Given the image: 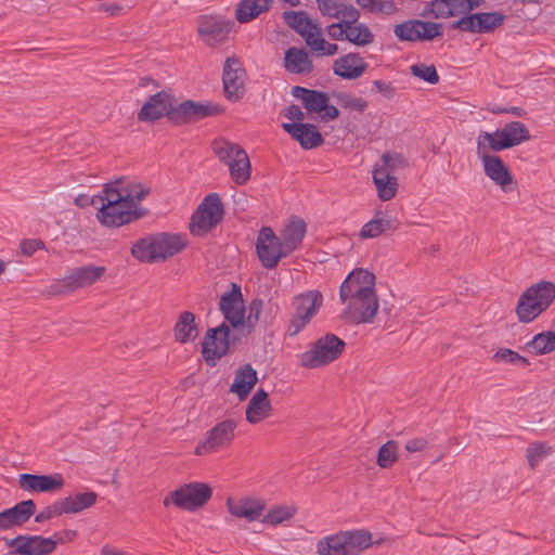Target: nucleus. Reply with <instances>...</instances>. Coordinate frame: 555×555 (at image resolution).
Returning a JSON list of instances; mask_svg holds the SVG:
<instances>
[{"instance_id": "nucleus-19", "label": "nucleus", "mask_w": 555, "mask_h": 555, "mask_svg": "<svg viewBox=\"0 0 555 555\" xmlns=\"http://www.w3.org/2000/svg\"><path fill=\"white\" fill-rule=\"evenodd\" d=\"M149 215L147 209H129L124 204L109 206H100L96 212V219L105 227L118 228L132 223Z\"/></svg>"}, {"instance_id": "nucleus-11", "label": "nucleus", "mask_w": 555, "mask_h": 555, "mask_svg": "<svg viewBox=\"0 0 555 555\" xmlns=\"http://www.w3.org/2000/svg\"><path fill=\"white\" fill-rule=\"evenodd\" d=\"M377 295L375 291V275L364 269H356L350 272L339 289L341 302L350 301L363 296Z\"/></svg>"}, {"instance_id": "nucleus-22", "label": "nucleus", "mask_w": 555, "mask_h": 555, "mask_svg": "<svg viewBox=\"0 0 555 555\" xmlns=\"http://www.w3.org/2000/svg\"><path fill=\"white\" fill-rule=\"evenodd\" d=\"M267 507L263 499L254 496H243L238 499L228 498L227 508L228 512L235 518H243L248 522L260 519Z\"/></svg>"}, {"instance_id": "nucleus-15", "label": "nucleus", "mask_w": 555, "mask_h": 555, "mask_svg": "<svg viewBox=\"0 0 555 555\" xmlns=\"http://www.w3.org/2000/svg\"><path fill=\"white\" fill-rule=\"evenodd\" d=\"M230 326L223 322L217 327L208 328L202 341V353L205 361L210 365H216L217 361L224 357L229 351Z\"/></svg>"}, {"instance_id": "nucleus-18", "label": "nucleus", "mask_w": 555, "mask_h": 555, "mask_svg": "<svg viewBox=\"0 0 555 555\" xmlns=\"http://www.w3.org/2000/svg\"><path fill=\"white\" fill-rule=\"evenodd\" d=\"M246 72L241 61L235 56H230L223 65V93L231 101L236 102L245 93Z\"/></svg>"}, {"instance_id": "nucleus-2", "label": "nucleus", "mask_w": 555, "mask_h": 555, "mask_svg": "<svg viewBox=\"0 0 555 555\" xmlns=\"http://www.w3.org/2000/svg\"><path fill=\"white\" fill-rule=\"evenodd\" d=\"M186 246L181 235L170 233L151 234L137 241L131 255L140 262L156 263L180 253Z\"/></svg>"}, {"instance_id": "nucleus-49", "label": "nucleus", "mask_w": 555, "mask_h": 555, "mask_svg": "<svg viewBox=\"0 0 555 555\" xmlns=\"http://www.w3.org/2000/svg\"><path fill=\"white\" fill-rule=\"evenodd\" d=\"M98 197L102 199L99 203V207L102 206V204H104V206L124 204L122 179H117L104 184L103 192L101 195H98Z\"/></svg>"}, {"instance_id": "nucleus-64", "label": "nucleus", "mask_w": 555, "mask_h": 555, "mask_svg": "<svg viewBox=\"0 0 555 555\" xmlns=\"http://www.w3.org/2000/svg\"><path fill=\"white\" fill-rule=\"evenodd\" d=\"M451 16H467L469 10L466 0H449Z\"/></svg>"}, {"instance_id": "nucleus-24", "label": "nucleus", "mask_w": 555, "mask_h": 555, "mask_svg": "<svg viewBox=\"0 0 555 555\" xmlns=\"http://www.w3.org/2000/svg\"><path fill=\"white\" fill-rule=\"evenodd\" d=\"M282 128L294 140L298 141L300 146L305 150L318 147L324 142L322 134L314 125L304 122H284Z\"/></svg>"}, {"instance_id": "nucleus-56", "label": "nucleus", "mask_w": 555, "mask_h": 555, "mask_svg": "<svg viewBox=\"0 0 555 555\" xmlns=\"http://www.w3.org/2000/svg\"><path fill=\"white\" fill-rule=\"evenodd\" d=\"M495 362H505L511 364H519L521 366H528L530 364L529 360L518 352L508 349V348H500L492 358Z\"/></svg>"}, {"instance_id": "nucleus-62", "label": "nucleus", "mask_w": 555, "mask_h": 555, "mask_svg": "<svg viewBox=\"0 0 555 555\" xmlns=\"http://www.w3.org/2000/svg\"><path fill=\"white\" fill-rule=\"evenodd\" d=\"M339 17H341V24L344 26H348V25H354L358 23V20L360 17V12L353 8L352 5H344L341 4L340 5V12H339Z\"/></svg>"}, {"instance_id": "nucleus-3", "label": "nucleus", "mask_w": 555, "mask_h": 555, "mask_svg": "<svg viewBox=\"0 0 555 555\" xmlns=\"http://www.w3.org/2000/svg\"><path fill=\"white\" fill-rule=\"evenodd\" d=\"M346 343L335 334L327 333L314 340L308 350L299 356V363L308 370L330 365L340 358Z\"/></svg>"}, {"instance_id": "nucleus-13", "label": "nucleus", "mask_w": 555, "mask_h": 555, "mask_svg": "<svg viewBox=\"0 0 555 555\" xmlns=\"http://www.w3.org/2000/svg\"><path fill=\"white\" fill-rule=\"evenodd\" d=\"M256 250L261 264L266 269H274L280 260L289 256L270 227H262L258 233Z\"/></svg>"}, {"instance_id": "nucleus-42", "label": "nucleus", "mask_w": 555, "mask_h": 555, "mask_svg": "<svg viewBox=\"0 0 555 555\" xmlns=\"http://www.w3.org/2000/svg\"><path fill=\"white\" fill-rule=\"evenodd\" d=\"M96 498L95 492L89 491L64 498L62 502L66 514H76L91 507L95 503Z\"/></svg>"}, {"instance_id": "nucleus-29", "label": "nucleus", "mask_w": 555, "mask_h": 555, "mask_svg": "<svg viewBox=\"0 0 555 555\" xmlns=\"http://www.w3.org/2000/svg\"><path fill=\"white\" fill-rule=\"evenodd\" d=\"M272 405L264 389H258L246 406V420L249 424H257L270 416Z\"/></svg>"}, {"instance_id": "nucleus-6", "label": "nucleus", "mask_w": 555, "mask_h": 555, "mask_svg": "<svg viewBox=\"0 0 555 555\" xmlns=\"http://www.w3.org/2000/svg\"><path fill=\"white\" fill-rule=\"evenodd\" d=\"M323 305V295L317 289L297 295L293 300L294 312L289 320V336H296L317 315Z\"/></svg>"}, {"instance_id": "nucleus-45", "label": "nucleus", "mask_w": 555, "mask_h": 555, "mask_svg": "<svg viewBox=\"0 0 555 555\" xmlns=\"http://www.w3.org/2000/svg\"><path fill=\"white\" fill-rule=\"evenodd\" d=\"M526 296L528 295L525 292L520 295L515 309L518 320L522 323L532 322L542 312L545 311L541 308V306L537 305L535 302H532L530 300L531 298L526 299Z\"/></svg>"}, {"instance_id": "nucleus-55", "label": "nucleus", "mask_w": 555, "mask_h": 555, "mask_svg": "<svg viewBox=\"0 0 555 555\" xmlns=\"http://www.w3.org/2000/svg\"><path fill=\"white\" fill-rule=\"evenodd\" d=\"M263 309V301L260 298L253 299L247 308L248 314L244 317V323L241 325L243 328H247V333H250L257 325L260 314Z\"/></svg>"}, {"instance_id": "nucleus-16", "label": "nucleus", "mask_w": 555, "mask_h": 555, "mask_svg": "<svg viewBox=\"0 0 555 555\" xmlns=\"http://www.w3.org/2000/svg\"><path fill=\"white\" fill-rule=\"evenodd\" d=\"M343 304L345 309L340 318L351 325L372 323L379 308L377 295L363 296V298L352 299Z\"/></svg>"}, {"instance_id": "nucleus-63", "label": "nucleus", "mask_w": 555, "mask_h": 555, "mask_svg": "<svg viewBox=\"0 0 555 555\" xmlns=\"http://www.w3.org/2000/svg\"><path fill=\"white\" fill-rule=\"evenodd\" d=\"M429 446V442L426 438L424 437H416V438H413V439H410L405 442V450L410 453H416V452H422L424 450H426Z\"/></svg>"}, {"instance_id": "nucleus-20", "label": "nucleus", "mask_w": 555, "mask_h": 555, "mask_svg": "<svg viewBox=\"0 0 555 555\" xmlns=\"http://www.w3.org/2000/svg\"><path fill=\"white\" fill-rule=\"evenodd\" d=\"M219 309L233 328L243 325L245 306L240 285L231 283V291L223 293L220 298Z\"/></svg>"}, {"instance_id": "nucleus-54", "label": "nucleus", "mask_w": 555, "mask_h": 555, "mask_svg": "<svg viewBox=\"0 0 555 555\" xmlns=\"http://www.w3.org/2000/svg\"><path fill=\"white\" fill-rule=\"evenodd\" d=\"M449 0H433L424 7L421 16L433 18H447L451 16Z\"/></svg>"}, {"instance_id": "nucleus-38", "label": "nucleus", "mask_w": 555, "mask_h": 555, "mask_svg": "<svg viewBox=\"0 0 555 555\" xmlns=\"http://www.w3.org/2000/svg\"><path fill=\"white\" fill-rule=\"evenodd\" d=\"M505 145L500 135L499 129L493 132L480 131L477 137V156L482 158L485 156H496L490 152L504 151Z\"/></svg>"}, {"instance_id": "nucleus-43", "label": "nucleus", "mask_w": 555, "mask_h": 555, "mask_svg": "<svg viewBox=\"0 0 555 555\" xmlns=\"http://www.w3.org/2000/svg\"><path fill=\"white\" fill-rule=\"evenodd\" d=\"M317 553L319 555H347L343 531L320 539L317 543Z\"/></svg>"}, {"instance_id": "nucleus-58", "label": "nucleus", "mask_w": 555, "mask_h": 555, "mask_svg": "<svg viewBox=\"0 0 555 555\" xmlns=\"http://www.w3.org/2000/svg\"><path fill=\"white\" fill-rule=\"evenodd\" d=\"M63 514H66V513H65L64 505H63V502L61 499V500L55 501L51 505L46 506L38 514H36L35 521L43 522V521L50 520L54 517H59Z\"/></svg>"}, {"instance_id": "nucleus-9", "label": "nucleus", "mask_w": 555, "mask_h": 555, "mask_svg": "<svg viewBox=\"0 0 555 555\" xmlns=\"http://www.w3.org/2000/svg\"><path fill=\"white\" fill-rule=\"evenodd\" d=\"M223 217V206L217 193L208 194L193 214L190 231L201 236L215 228Z\"/></svg>"}, {"instance_id": "nucleus-50", "label": "nucleus", "mask_w": 555, "mask_h": 555, "mask_svg": "<svg viewBox=\"0 0 555 555\" xmlns=\"http://www.w3.org/2000/svg\"><path fill=\"white\" fill-rule=\"evenodd\" d=\"M408 166L409 162L402 154L385 152L380 157V162L374 166V169H384L389 176H392V172Z\"/></svg>"}, {"instance_id": "nucleus-33", "label": "nucleus", "mask_w": 555, "mask_h": 555, "mask_svg": "<svg viewBox=\"0 0 555 555\" xmlns=\"http://www.w3.org/2000/svg\"><path fill=\"white\" fill-rule=\"evenodd\" d=\"M124 205L129 209H144L139 204L151 194V188L142 182L122 179Z\"/></svg>"}, {"instance_id": "nucleus-32", "label": "nucleus", "mask_w": 555, "mask_h": 555, "mask_svg": "<svg viewBox=\"0 0 555 555\" xmlns=\"http://www.w3.org/2000/svg\"><path fill=\"white\" fill-rule=\"evenodd\" d=\"M505 149H512L520 145L531 139L528 127L520 121H511L499 129Z\"/></svg>"}, {"instance_id": "nucleus-26", "label": "nucleus", "mask_w": 555, "mask_h": 555, "mask_svg": "<svg viewBox=\"0 0 555 555\" xmlns=\"http://www.w3.org/2000/svg\"><path fill=\"white\" fill-rule=\"evenodd\" d=\"M257 382V371L248 363L241 365L235 371L230 392L235 393L241 401H244L248 398Z\"/></svg>"}, {"instance_id": "nucleus-8", "label": "nucleus", "mask_w": 555, "mask_h": 555, "mask_svg": "<svg viewBox=\"0 0 555 555\" xmlns=\"http://www.w3.org/2000/svg\"><path fill=\"white\" fill-rule=\"evenodd\" d=\"M212 489L204 482H190L170 492L164 499V505L193 512L203 507L211 498Z\"/></svg>"}, {"instance_id": "nucleus-5", "label": "nucleus", "mask_w": 555, "mask_h": 555, "mask_svg": "<svg viewBox=\"0 0 555 555\" xmlns=\"http://www.w3.org/2000/svg\"><path fill=\"white\" fill-rule=\"evenodd\" d=\"M238 422L225 418L205 433L203 440L195 447L194 453L206 456L229 449L235 439Z\"/></svg>"}, {"instance_id": "nucleus-40", "label": "nucleus", "mask_w": 555, "mask_h": 555, "mask_svg": "<svg viewBox=\"0 0 555 555\" xmlns=\"http://www.w3.org/2000/svg\"><path fill=\"white\" fill-rule=\"evenodd\" d=\"M373 182L382 201H390L396 196L399 184L395 176H389L384 169H374Z\"/></svg>"}, {"instance_id": "nucleus-28", "label": "nucleus", "mask_w": 555, "mask_h": 555, "mask_svg": "<svg viewBox=\"0 0 555 555\" xmlns=\"http://www.w3.org/2000/svg\"><path fill=\"white\" fill-rule=\"evenodd\" d=\"M306 234V222L300 218H293L285 225L280 234V241L284 247V250L291 255L295 251L302 243Z\"/></svg>"}, {"instance_id": "nucleus-35", "label": "nucleus", "mask_w": 555, "mask_h": 555, "mask_svg": "<svg viewBox=\"0 0 555 555\" xmlns=\"http://www.w3.org/2000/svg\"><path fill=\"white\" fill-rule=\"evenodd\" d=\"M347 555H359L373 545V535L364 529L343 531Z\"/></svg>"}, {"instance_id": "nucleus-12", "label": "nucleus", "mask_w": 555, "mask_h": 555, "mask_svg": "<svg viewBox=\"0 0 555 555\" xmlns=\"http://www.w3.org/2000/svg\"><path fill=\"white\" fill-rule=\"evenodd\" d=\"M393 34L400 41H431L442 36L443 28L439 23L422 20H408L393 27Z\"/></svg>"}, {"instance_id": "nucleus-52", "label": "nucleus", "mask_w": 555, "mask_h": 555, "mask_svg": "<svg viewBox=\"0 0 555 555\" xmlns=\"http://www.w3.org/2000/svg\"><path fill=\"white\" fill-rule=\"evenodd\" d=\"M398 442L395 440H388L379 448L376 464L380 468H389L398 461Z\"/></svg>"}, {"instance_id": "nucleus-31", "label": "nucleus", "mask_w": 555, "mask_h": 555, "mask_svg": "<svg viewBox=\"0 0 555 555\" xmlns=\"http://www.w3.org/2000/svg\"><path fill=\"white\" fill-rule=\"evenodd\" d=\"M292 94L301 100L304 107L311 113H321L328 102L326 93L299 86L293 87Z\"/></svg>"}, {"instance_id": "nucleus-25", "label": "nucleus", "mask_w": 555, "mask_h": 555, "mask_svg": "<svg viewBox=\"0 0 555 555\" xmlns=\"http://www.w3.org/2000/svg\"><path fill=\"white\" fill-rule=\"evenodd\" d=\"M285 23L298 33L307 42L315 35H321V27L313 22L305 11H285L283 13Z\"/></svg>"}, {"instance_id": "nucleus-14", "label": "nucleus", "mask_w": 555, "mask_h": 555, "mask_svg": "<svg viewBox=\"0 0 555 555\" xmlns=\"http://www.w3.org/2000/svg\"><path fill=\"white\" fill-rule=\"evenodd\" d=\"M235 23L222 15H202L197 21V34L209 47H216L228 39Z\"/></svg>"}, {"instance_id": "nucleus-36", "label": "nucleus", "mask_w": 555, "mask_h": 555, "mask_svg": "<svg viewBox=\"0 0 555 555\" xmlns=\"http://www.w3.org/2000/svg\"><path fill=\"white\" fill-rule=\"evenodd\" d=\"M271 0H242L235 9V18L242 23H248L261 13L269 11Z\"/></svg>"}, {"instance_id": "nucleus-57", "label": "nucleus", "mask_w": 555, "mask_h": 555, "mask_svg": "<svg viewBox=\"0 0 555 555\" xmlns=\"http://www.w3.org/2000/svg\"><path fill=\"white\" fill-rule=\"evenodd\" d=\"M411 73L428 83L436 85L439 82V75L434 65L414 64L411 66Z\"/></svg>"}, {"instance_id": "nucleus-21", "label": "nucleus", "mask_w": 555, "mask_h": 555, "mask_svg": "<svg viewBox=\"0 0 555 555\" xmlns=\"http://www.w3.org/2000/svg\"><path fill=\"white\" fill-rule=\"evenodd\" d=\"M479 159L486 177L498 185L502 192L508 193L516 188L517 182L514 179L513 173L499 155L485 156Z\"/></svg>"}, {"instance_id": "nucleus-1", "label": "nucleus", "mask_w": 555, "mask_h": 555, "mask_svg": "<svg viewBox=\"0 0 555 555\" xmlns=\"http://www.w3.org/2000/svg\"><path fill=\"white\" fill-rule=\"evenodd\" d=\"M223 112L220 105L209 102H194L186 100L177 104L175 99L166 91H159L149 98L138 112V119L144 122H154L162 117L176 125L193 124L208 116H216Z\"/></svg>"}, {"instance_id": "nucleus-37", "label": "nucleus", "mask_w": 555, "mask_h": 555, "mask_svg": "<svg viewBox=\"0 0 555 555\" xmlns=\"http://www.w3.org/2000/svg\"><path fill=\"white\" fill-rule=\"evenodd\" d=\"M525 293L528 295L526 299L531 298L532 302L546 310L555 299V285L552 282L541 281L529 286Z\"/></svg>"}, {"instance_id": "nucleus-53", "label": "nucleus", "mask_w": 555, "mask_h": 555, "mask_svg": "<svg viewBox=\"0 0 555 555\" xmlns=\"http://www.w3.org/2000/svg\"><path fill=\"white\" fill-rule=\"evenodd\" d=\"M357 4L374 14L390 15L397 11L393 0H357Z\"/></svg>"}, {"instance_id": "nucleus-27", "label": "nucleus", "mask_w": 555, "mask_h": 555, "mask_svg": "<svg viewBox=\"0 0 555 555\" xmlns=\"http://www.w3.org/2000/svg\"><path fill=\"white\" fill-rule=\"evenodd\" d=\"M367 64L357 53H349L340 56L334 62L333 72L335 75L353 80L363 75L366 70Z\"/></svg>"}, {"instance_id": "nucleus-23", "label": "nucleus", "mask_w": 555, "mask_h": 555, "mask_svg": "<svg viewBox=\"0 0 555 555\" xmlns=\"http://www.w3.org/2000/svg\"><path fill=\"white\" fill-rule=\"evenodd\" d=\"M18 486L28 492H55L64 487V479L61 474H22L18 477Z\"/></svg>"}, {"instance_id": "nucleus-48", "label": "nucleus", "mask_w": 555, "mask_h": 555, "mask_svg": "<svg viewBox=\"0 0 555 555\" xmlns=\"http://www.w3.org/2000/svg\"><path fill=\"white\" fill-rule=\"evenodd\" d=\"M346 40L358 46L366 47L374 41V35L371 29L361 23L346 26Z\"/></svg>"}, {"instance_id": "nucleus-4", "label": "nucleus", "mask_w": 555, "mask_h": 555, "mask_svg": "<svg viewBox=\"0 0 555 555\" xmlns=\"http://www.w3.org/2000/svg\"><path fill=\"white\" fill-rule=\"evenodd\" d=\"M214 152L219 160L228 166L230 176L236 184L243 185L250 179L251 167L248 155L238 144L219 140L214 143Z\"/></svg>"}, {"instance_id": "nucleus-34", "label": "nucleus", "mask_w": 555, "mask_h": 555, "mask_svg": "<svg viewBox=\"0 0 555 555\" xmlns=\"http://www.w3.org/2000/svg\"><path fill=\"white\" fill-rule=\"evenodd\" d=\"M285 69L292 74L302 75L310 74L313 69V64L309 59L307 52L302 49L289 48L285 52Z\"/></svg>"}, {"instance_id": "nucleus-60", "label": "nucleus", "mask_w": 555, "mask_h": 555, "mask_svg": "<svg viewBox=\"0 0 555 555\" xmlns=\"http://www.w3.org/2000/svg\"><path fill=\"white\" fill-rule=\"evenodd\" d=\"M44 248L46 244L41 238H23L18 245V253L24 257H30L36 251Z\"/></svg>"}, {"instance_id": "nucleus-51", "label": "nucleus", "mask_w": 555, "mask_h": 555, "mask_svg": "<svg viewBox=\"0 0 555 555\" xmlns=\"http://www.w3.org/2000/svg\"><path fill=\"white\" fill-rule=\"evenodd\" d=\"M333 98L343 108L358 112L360 114L363 113L369 106L366 100L350 92H336L333 94Z\"/></svg>"}, {"instance_id": "nucleus-10", "label": "nucleus", "mask_w": 555, "mask_h": 555, "mask_svg": "<svg viewBox=\"0 0 555 555\" xmlns=\"http://www.w3.org/2000/svg\"><path fill=\"white\" fill-rule=\"evenodd\" d=\"M106 272L103 266L88 264L73 268L59 282L60 288L52 286L53 294L69 293L80 288H86L100 281Z\"/></svg>"}, {"instance_id": "nucleus-44", "label": "nucleus", "mask_w": 555, "mask_h": 555, "mask_svg": "<svg viewBox=\"0 0 555 555\" xmlns=\"http://www.w3.org/2000/svg\"><path fill=\"white\" fill-rule=\"evenodd\" d=\"M553 453V447L546 441H533L526 448V459L531 469Z\"/></svg>"}, {"instance_id": "nucleus-47", "label": "nucleus", "mask_w": 555, "mask_h": 555, "mask_svg": "<svg viewBox=\"0 0 555 555\" xmlns=\"http://www.w3.org/2000/svg\"><path fill=\"white\" fill-rule=\"evenodd\" d=\"M296 513L297 507L295 505L280 504L270 508L261 521L270 526H278L292 519Z\"/></svg>"}, {"instance_id": "nucleus-17", "label": "nucleus", "mask_w": 555, "mask_h": 555, "mask_svg": "<svg viewBox=\"0 0 555 555\" xmlns=\"http://www.w3.org/2000/svg\"><path fill=\"white\" fill-rule=\"evenodd\" d=\"M505 15L499 11L473 13L452 24L453 29L472 34H488L502 26Z\"/></svg>"}, {"instance_id": "nucleus-39", "label": "nucleus", "mask_w": 555, "mask_h": 555, "mask_svg": "<svg viewBox=\"0 0 555 555\" xmlns=\"http://www.w3.org/2000/svg\"><path fill=\"white\" fill-rule=\"evenodd\" d=\"M382 212L378 211L376 217L366 222L361 231L360 236L362 238H374L386 231H396L399 228V222L395 219L380 217Z\"/></svg>"}, {"instance_id": "nucleus-7", "label": "nucleus", "mask_w": 555, "mask_h": 555, "mask_svg": "<svg viewBox=\"0 0 555 555\" xmlns=\"http://www.w3.org/2000/svg\"><path fill=\"white\" fill-rule=\"evenodd\" d=\"M9 548V555H50L52 554L59 542H63V538L59 533H54L52 538H44L35 534H18L15 538H3Z\"/></svg>"}, {"instance_id": "nucleus-41", "label": "nucleus", "mask_w": 555, "mask_h": 555, "mask_svg": "<svg viewBox=\"0 0 555 555\" xmlns=\"http://www.w3.org/2000/svg\"><path fill=\"white\" fill-rule=\"evenodd\" d=\"M13 527L26 524L36 513V503L33 500L21 501L13 507L5 509Z\"/></svg>"}, {"instance_id": "nucleus-59", "label": "nucleus", "mask_w": 555, "mask_h": 555, "mask_svg": "<svg viewBox=\"0 0 555 555\" xmlns=\"http://www.w3.org/2000/svg\"><path fill=\"white\" fill-rule=\"evenodd\" d=\"M307 44L322 55H334L338 52V46L336 43H330L322 38L321 35H315L310 41L307 40Z\"/></svg>"}, {"instance_id": "nucleus-61", "label": "nucleus", "mask_w": 555, "mask_h": 555, "mask_svg": "<svg viewBox=\"0 0 555 555\" xmlns=\"http://www.w3.org/2000/svg\"><path fill=\"white\" fill-rule=\"evenodd\" d=\"M318 8L324 16L339 18L340 3L335 0H317Z\"/></svg>"}, {"instance_id": "nucleus-46", "label": "nucleus", "mask_w": 555, "mask_h": 555, "mask_svg": "<svg viewBox=\"0 0 555 555\" xmlns=\"http://www.w3.org/2000/svg\"><path fill=\"white\" fill-rule=\"evenodd\" d=\"M526 348L532 350L535 354H546L555 350V331H546L537 334Z\"/></svg>"}, {"instance_id": "nucleus-30", "label": "nucleus", "mask_w": 555, "mask_h": 555, "mask_svg": "<svg viewBox=\"0 0 555 555\" xmlns=\"http://www.w3.org/2000/svg\"><path fill=\"white\" fill-rule=\"evenodd\" d=\"M173 336L176 341L180 344H188L196 339L198 336V326L193 312L182 311L179 313L173 326Z\"/></svg>"}]
</instances>
